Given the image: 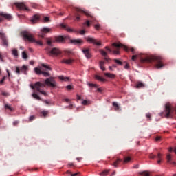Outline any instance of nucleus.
Returning a JSON list of instances; mask_svg holds the SVG:
<instances>
[{
  "label": "nucleus",
  "mask_w": 176,
  "mask_h": 176,
  "mask_svg": "<svg viewBox=\"0 0 176 176\" xmlns=\"http://www.w3.org/2000/svg\"><path fill=\"white\" fill-rule=\"evenodd\" d=\"M95 78L97 79V80H100V82H105V79L98 75H96Z\"/></svg>",
  "instance_id": "obj_31"
},
{
  "label": "nucleus",
  "mask_w": 176,
  "mask_h": 176,
  "mask_svg": "<svg viewBox=\"0 0 176 176\" xmlns=\"http://www.w3.org/2000/svg\"><path fill=\"white\" fill-rule=\"evenodd\" d=\"M34 71L36 72V74H37V75H41V74H42L43 71L41 70V69L36 67L34 68Z\"/></svg>",
  "instance_id": "obj_38"
},
{
  "label": "nucleus",
  "mask_w": 176,
  "mask_h": 176,
  "mask_svg": "<svg viewBox=\"0 0 176 176\" xmlns=\"http://www.w3.org/2000/svg\"><path fill=\"white\" fill-rule=\"evenodd\" d=\"M88 85L90 87H98V85L96 84L89 83Z\"/></svg>",
  "instance_id": "obj_45"
},
{
  "label": "nucleus",
  "mask_w": 176,
  "mask_h": 176,
  "mask_svg": "<svg viewBox=\"0 0 176 176\" xmlns=\"http://www.w3.org/2000/svg\"><path fill=\"white\" fill-rule=\"evenodd\" d=\"M115 63H116L117 64H119V65H123V62L118 60V59H114Z\"/></svg>",
  "instance_id": "obj_43"
},
{
  "label": "nucleus",
  "mask_w": 176,
  "mask_h": 176,
  "mask_svg": "<svg viewBox=\"0 0 176 176\" xmlns=\"http://www.w3.org/2000/svg\"><path fill=\"white\" fill-rule=\"evenodd\" d=\"M138 56V55H133V56H132V60H133V61H135V58H137Z\"/></svg>",
  "instance_id": "obj_52"
},
{
  "label": "nucleus",
  "mask_w": 176,
  "mask_h": 176,
  "mask_svg": "<svg viewBox=\"0 0 176 176\" xmlns=\"http://www.w3.org/2000/svg\"><path fill=\"white\" fill-rule=\"evenodd\" d=\"M106 50H107L108 52H109V53H111L112 52V50H111L110 48H109L107 46L105 47Z\"/></svg>",
  "instance_id": "obj_54"
},
{
  "label": "nucleus",
  "mask_w": 176,
  "mask_h": 176,
  "mask_svg": "<svg viewBox=\"0 0 176 176\" xmlns=\"http://www.w3.org/2000/svg\"><path fill=\"white\" fill-rule=\"evenodd\" d=\"M113 46H114L115 47H117L118 49L122 47V49L125 50L126 52H129V50H130L133 53V54H135V49H134L133 47L129 48L127 46H126L122 43H113Z\"/></svg>",
  "instance_id": "obj_6"
},
{
  "label": "nucleus",
  "mask_w": 176,
  "mask_h": 176,
  "mask_svg": "<svg viewBox=\"0 0 176 176\" xmlns=\"http://www.w3.org/2000/svg\"><path fill=\"white\" fill-rule=\"evenodd\" d=\"M53 42H54V41H52L50 40L47 41V45H49V46H52V43H53Z\"/></svg>",
  "instance_id": "obj_47"
},
{
  "label": "nucleus",
  "mask_w": 176,
  "mask_h": 176,
  "mask_svg": "<svg viewBox=\"0 0 176 176\" xmlns=\"http://www.w3.org/2000/svg\"><path fill=\"white\" fill-rule=\"evenodd\" d=\"M113 107H114V109L115 111H119L120 109V107L119 104H118V103L116 102H113Z\"/></svg>",
  "instance_id": "obj_29"
},
{
  "label": "nucleus",
  "mask_w": 176,
  "mask_h": 176,
  "mask_svg": "<svg viewBox=\"0 0 176 176\" xmlns=\"http://www.w3.org/2000/svg\"><path fill=\"white\" fill-rule=\"evenodd\" d=\"M47 105H52V103L47 100H43Z\"/></svg>",
  "instance_id": "obj_49"
},
{
  "label": "nucleus",
  "mask_w": 176,
  "mask_h": 176,
  "mask_svg": "<svg viewBox=\"0 0 176 176\" xmlns=\"http://www.w3.org/2000/svg\"><path fill=\"white\" fill-rule=\"evenodd\" d=\"M131 160H132L131 155H128V156L124 155V160H123L124 164L129 163V162H131Z\"/></svg>",
  "instance_id": "obj_19"
},
{
  "label": "nucleus",
  "mask_w": 176,
  "mask_h": 176,
  "mask_svg": "<svg viewBox=\"0 0 176 176\" xmlns=\"http://www.w3.org/2000/svg\"><path fill=\"white\" fill-rule=\"evenodd\" d=\"M140 165L139 164H136L135 166H133V168H139Z\"/></svg>",
  "instance_id": "obj_60"
},
{
  "label": "nucleus",
  "mask_w": 176,
  "mask_h": 176,
  "mask_svg": "<svg viewBox=\"0 0 176 176\" xmlns=\"http://www.w3.org/2000/svg\"><path fill=\"white\" fill-rule=\"evenodd\" d=\"M95 29L98 31L100 30V24H96L95 25Z\"/></svg>",
  "instance_id": "obj_48"
},
{
  "label": "nucleus",
  "mask_w": 176,
  "mask_h": 176,
  "mask_svg": "<svg viewBox=\"0 0 176 176\" xmlns=\"http://www.w3.org/2000/svg\"><path fill=\"white\" fill-rule=\"evenodd\" d=\"M1 96H3L4 97H9V96H10V94L6 91H2Z\"/></svg>",
  "instance_id": "obj_40"
},
{
  "label": "nucleus",
  "mask_w": 176,
  "mask_h": 176,
  "mask_svg": "<svg viewBox=\"0 0 176 176\" xmlns=\"http://www.w3.org/2000/svg\"><path fill=\"white\" fill-rule=\"evenodd\" d=\"M15 6H16V8L20 10H26L27 12H30V8L25 6L24 3H15Z\"/></svg>",
  "instance_id": "obj_8"
},
{
  "label": "nucleus",
  "mask_w": 176,
  "mask_h": 176,
  "mask_svg": "<svg viewBox=\"0 0 176 176\" xmlns=\"http://www.w3.org/2000/svg\"><path fill=\"white\" fill-rule=\"evenodd\" d=\"M4 107L6 111H10V112H13L14 111V109L9 104H6Z\"/></svg>",
  "instance_id": "obj_21"
},
{
  "label": "nucleus",
  "mask_w": 176,
  "mask_h": 176,
  "mask_svg": "<svg viewBox=\"0 0 176 176\" xmlns=\"http://www.w3.org/2000/svg\"><path fill=\"white\" fill-rule=\"evenodd\" d=\"M66 88L67 89V90H72V85H67Z\"/></svg>",
  "instance_id": "obj_50"
},
{
  "label": "nucleus",
  "mask_w": 176,
  "mask_h": 176,
  "mask_svg": "<svg viewBox=\"0 0 176 176\" xmlns=\"http://www.w3.org/2000/svg\"><path fill=\"white\" fill-rule=\"evenodd\" d=\"M46 52L47 54H49V56H60V54H61V51L57 47H54L51 50L47 47L46 48Z\"/></svg>",
  "instance_id": "obj_5"
},
{
  "label": "nucleus",
  "mask_w": 176,
  "mask_h": 176,
  "mask_svg": "<svg viewBox=\"0 0 176 176\" xmlns=\"http://www.w3.org/2000/svg\"><path fill=\"white\" fill-rule=\"evenodd\" d=\"M38 20H39V16L34 15L30 21L32 24H35V23H37Z\"/></svg>",
  "instance_id": "obj_24"
},
{
  "label": "nucleus",
  "mask_w": 176,
  "mask_h": 176,
  "mask_svg": "<svg viewBox=\"0 0 176 176\" xmlns=\"http://www.w3.org/2000/svg\"><path fill=\"white\" fill-rule=\"evenodd\" d=\"M50 86L51 87H56L57 86V83L56 82V80H54V78L52 77L48 78L45 80V83H42L41 82H36L34 85H31L30 87L33 90H36L37 91H39L41 94H43V96H47V94L46 91H43L41 88L45 87L46 86Z\"/></svg>",
  "instance_id": "obj_1"
},
{
  "label": "nucleus",
  "mask_w": 176,
  "mask_h": 176,
  "mask_svg": "<svg viewBox=\"0 0 176 176\" xmlns=\"http://www.w3.org/2000/svg\"><path fill=\"white\" fill-rule=\"evenodd\" d=\"M157 158L158 160H162V154L160 153H158L157 155H154L153 153H151L149 155V158L150 159H156Z\"/></svg>",
  "instance_id": "obj_16"
},
{
  "label": "nucleus",
  "mask_w": 176,
  "mask_h": 176,
  "mask_svg": "<svg viewBox=\"0 0 176 176\" xmlns=\"http://www.w3.org/2000/svg\"><path fill=\"white\" fill-rule=\"evenodd\" d=\"M32 98H36V100H41V97L35 93L32 94Z\"/></svg>",
  "instance_id": "obj_39"
},
{
  "label": "nucleus",
  "mask_w": 176,
  "mask_h": 176,
  "mask_svg": "<svg viewBox=\"0 0 176 176\" xmlns=\"http://www.w3.org/2000/svg\"><path fill=\"white\" fill-rule=\"evenodd\" d=\"M82 104V105H89V104H90V102L87 100H83Z\"/></svg>",
  "instance_id": "obj_44"
},
{
  "label": "nucleus",
  "mask_w": 176,
  "mask_h": 176,
  "mask_svg": "<svg viewBox=\"0 0 176 176\" xmlns=\"http://www.w3.org/2000/svg\"><path fill=\"white\" fill-rule=\"evenodd\" d=\"M166 160L167 163H169V164H172V166H175L176 163L175 162L173 161V157H171L170 154H168L166 155Z\"/></svg>",
  "instance_id": "obj_14"
},
{
  "label": "nucleus",
  "mask_w": 176,
  "mask_h": 176,
  "mask_svg": "<svg viewBox=\"0 0 176 176\" xmlns=\"http://www.w3.org/2000/svg\"><path fill=\"white\" fill-rule=\"evenodd\" d=\"M7 74L8 75V78L10 77V72H9V69H7Z\"/></svg>",
  "instance_id": "obj_63"
},
{
  "label": "nucleus",
  "mask_w": 176,
  "mask_h": 176,
  "mask_svg": "<svg viewBox=\"0 0 176 176\" xmlns=\"http://www.w3.org/2000/svg\"><path fill=\"white\" fill-rule=\"evenodd\" d=\"M6 79V76L3 77V78L1 80V85H2V83H3V82H5Z\"/></svg>",
  "instance_id": "obj_53"
},
{
  "label": "nucleus",
  "mask_w": 176,
  "mask_h": 176,
  "mask_svg": "<svg viewBox=\"0 0 176 176\" xmlns=\"http://www.w3.org/2000/svg\"><path fill=\"white\" fill-rule=\"evenodd\" d=\"M1 21H2L3 19H6V20H12V19H13L10 14H8L3 12H1Z\"/></svg>",
  "instance_id": "obj_9"
},
{
  "label": "nucleus",
  "mask_w": 176,
  "mask_h": 176,
  "mask_svg": "<svg viewBox=\"0 0 176 176\" xmlns=\"http://www.w3.org/2000/svg\"><path fill=\"white\" fill-rule=\"evenodd\" d=\"M71 43H73V45H77L78 46H80V45H82V43H83V40H82L80 38L71 40Z\"/></svg>",
  "instance_id": "obj_15"
},
{
  "label": "nucleus",
  "mask_w": 176,
  "mask_h": 176,
  "mask_svg": "<svg viewBox=\"0 0 176 176\" xmlns=\"http://www.w3.org/2000/svg\"><path fill=\"white\" fill-rule=\"evenodd\" d=\"M104 62L102 60H100L99 62V67L102 71H105V67H104Z\"/></svg>",
  "instance_id": "obj_27"
},
{
  "label": "nucleus",
  "mask_w": 176,
  "mask_h": 176,
  "mask_svg": "<svg viewBox=\"0 0 176 176\" xmlns=\"http://www.w3.org/2000/svg\"><path fill=\"white\" fill-rule=\"evenodd\" d=\"M139 175L142 176H150L149 172L148 171L140 172Z\"/></svg>",
  "instance_id": "obj_32"
},
{
  "label": "nucleus",
  "mask_w": 176,
  "mask_h": 176,
  "mask_svg": "<svg viewBox=\"0 0 176 176\" xmlns=\"http://www.w3.org/2000/svg\"><path fill=\"white\" fill-rule=\"evenodd\" d=\"M104 75L107 78H111L112 79H113V78H115V74H112L111 73H104Z\"/></svg>",
  "instance_id": "obj_34"
},
{
  "label": "nucleus",
  "mask_w": 176,
  "mask_h": 176,
  "mask_svg": "<svg viewBox=\"0 0 176 176\" xmlns=\"http://www.w3.org/2000/svg\"><path fill=\"white\" fill-rule=\"evenodd\" d=\"M65 41V37L63 36H59L55 38V42H64Z\"/></svg>",
  "instance_id": "obj_20"
},
{
  "label": "nucleus",
  "mask_w": 176,
  "mask_h": 176,
  "mask_svg": "<svg viewBox=\"0 0 176 176\" xmlns=\"http://www.w3.org/2000/svg\"><path fill=\"white\" fill-rule=\"evenodd\" d=\"M27 69H28V67L23 65L21 68H19V67H16V72L18 74V75H20V71L21 72H23L24 74H27Z\"/></svg>",
  "instance_id": "obj_10"
},
{
  "label": "nucleus",
  "mask_w": 176,
  "mask_h": 176,
  "mask_svg": "<svg viewBox=\"0 0 176 176\" xmlns=\"http://www.w3.org/2000/svg\"><path fill=\"white\" fill-rule=\"evenodd\" d=\"M32 8H34V9H36V8H38V6L36 4H33Z\"/></svg>",
  "instance_id": "obj_62"
},
{
  "label": "nucleus",
  "mask_w": 176,
  "mask_h": 176,
  "mask_svg": "<svg viewBox=\"0 0 176 176\" xmlns=\"http://www.w3.org/2000/svg\"><path fill=\"white\" fill-rule=\"evenodd\" d=\"M41 74L42 75H43V76H45V77L50 76V74H49V72H47L43 71Z\"/></svg>",
  "instance_id": "obj_41"
},
{
  "label": "nucleus",
  "mask_w": 176,
  "mask_h": 176,
  "mask_svg": "<svg viewBox=\"0 0 176 176\" xmlns=\"http://www.w3.org/2000/svg\"><path fill=\"white\" fill-rule=\"evenodd\" d=\"M41 67L45 68V71H52V67H50V66L45 63L41 64Z\"/></svg>",
  "instance_id": "obj_26"
},
{
  "label": "nucleus",
  "mask_w": 176,
  "mask_h": 176,
  "mask_svg": "<svg viewBox=\"0 0 176 176\" xmlns=\"http://www.w3.org/2000/svg\"><path fill=\"white\" fill-rule=\"evenodd\" d=\"M12 56L15 57H19V51H17V49L16 48L12 49Z\"/></svg>",
  "instance_id": "obj_25"
},
{
  "label": "nucleus",
  "mask_w": 176,
  "mask_h": 176,
  "mask_svg": "<svg viewBox=\"0 0 176 176\" xmlns=\"http://www.w3.org/2000/svg\"><path fill=\"white\" fill-rule=\"evenodd\" d=\"M59 79L60 80H63V82H68L69 80V78L68 77H64L63 76H59Z\"/></svg>",
  "instance_id": "obj_28"
},
{
  "label": "nucleus",
  "mask_w": 176,
  "mask_h": 176,
  "mask_svg": "<svg viewBox=\"0 0 176 176\" xmlns=\"http://www.w3.org/2000/svg\"><path fill=\"white\" fill-rule=\"evenodd\" d=\"M60 25L62 28H65V30H67L68 32H72V29L68 28L67 25L64 24H61Z\"/></svg>",
  "instance_id": "obj_30"
},
{
  "label": "nucleus",
  "mask_w": 176,
  "mask_h": 176,
  "mask_svg": "<svg viewBox=\"0 0 176 176\" xmlns=\"http://www.w3.org/2000/svg\"><path fill=\"white\" fill-rule=\"evenodd\" d=\"M123 162L122 159L117 158L116 160L113 159V163H111V166H113V167L118 168L119 167V164Z\"/></svg>",
  "instance_id": "obj_12"
},
{
  "label": "nucleus",
  "mask_w": 176,
  "mask_h": 176,
  "mask_svg": "<svg viewBox=\"0 0 176 176\" xmlns=\"http://www.w3.org/2000/svg\"><path fill=\"white\" fill-rule=\"evenodd\" d=\"M85 32H86V31H85V30H81V31H80V34H81V35H85Z\"/></svg>",
  "instance_id": "obj_56"
},
{
  "label": "nucleus",
  "mask_w": 176,
  "mask_h": 176,
  "mask_svg": "<svg viewBox=\"0 0 176 176\" xmlns=\"http://www.w3.org/2000/svg\"><path fill=\"white\" fill-rule=\"evenodd\" d=\"M146 118H147V119H148V120H151V113H147V114H146Z\"/></svg>",
  "instance_id": "obj_51"
},
{
  "label": "nucleus",
  "mask_w": 176,
  "mask_h": 176,
  "mask_svg": "<svg viewBox=\"0 0 176 176\" xmlns=\"http://www.w3.org/2000/svg\"><path fill=\"white\" fill-rule=\"evenodd\" d=\"M41 115L43 116V118H46L47 115H49V111H43L41 112Z\"/></svg>",
  "instance_id": "obj_33"
},
{
  "label": "nucleus",
  "mask_w": 176,
  "mask_h": 176,
  "mask_svg": "<svg viewBox=\"0 0 176 176\" xmlns=\"http://www.w3.org/2000/svg\"><path fill=\"white\" fill-rule=\"evenodd\" d=\"M1 39L2 46H4V47H8L9 46V40H8V38H6L5 33L2 32H1Z\"/></svg>",
  "instance_id": "obj_7"
},
{
  "label": "nucleus",
  "mask_w": 176,
  "mask_h": 176,
  "mask_svg": "<svg viewBox=\"0 0 176 176\" xmlns=\"http://www.w3.org/2000/svg\"><path fill=\"white\" fill-rule=\"evenodd\" d=\"M129 67H130V65H129V63H126L124 68H125V69H129Z\"/></svg>",
  "instance_id": "obj_55"
},
{
  "label": "nucleus",
  "mask_w": 176,
  "mask_h": 176,
  "mask_svg": "<svg viewBox=\"0 0 176 176\" xmlns=\"http://www.w3.org/2000/svg\"><path fill=\"white\" fill-rule=\"evenodd\" d=\"M166 118H170L171 113V106L170 104H166L165 106Z\"/></svg>",
  "instance_id": "obj_13"
},
{
  "label": "nucleus",
  "mask_w": 176,
  "mask_h": 176,
  "mask_svg": "<svg viewBox=\"0 0 176 176\" xmlns=\"http://www.w3.org/2000/svg\"><path fill=\"white\" fill-rule=\"evenodd\" d=\"M19 124V121H14V122H13V125L14 126H17Z\"/></svg>",
  "instance_id": "obj_58"
},
{
  "label": "nucleus",
  "mask_w": 176,
  "mask_h": 176,
  "mask_svg": "<svg viewBox=\"0 0 176 176\" xmlns=\"http://www.w3.org/2000/svg\"><path fill=\"white\" fill-rule=\"evenodd\" d=\"M36 119V117L35 116H32L29 117V122H32L33 120H35Z\"/></svg>",
  "instance_id": "obj_42"
},
{
  "label": "nucleus",
  "mask_w": 176,
  "mask_h": 176,
  "mask_svg": "<svg viewBox=\"0 0 176 176\" xmlns=\"http://www.w3.org/2000/svg\"><path fill=\"white\" fill-rule=\"evenodd\" d=\"M145 85H144V83L141 82H138L136 85V87L137 89H140L141 87H144Z\"/></svg>",
  "instance_id": "obj_36"
},
{
  "label": "nucleus",
  "mask_w": 176,
  "mask_h": 176,
  "mask_svg": "<svg viewBox=\"0 0 176 176\" xmlns=\"http://www.w3.org/2000/svg\"><path fill=\"white\" fill-rule=\"evenodd\" d=\"M162 139V138L160 136H157L156 138H155V140L156 141H160V140Z\"/></svg>",
  "instance_id": "obj_59"
},
{
  "label": "nucleus",
  "mask_w": 176,
  "mask_h": 176,
  "mask_svg": "<svg viewBox=\"0 0 176 176\" xmlns=\"http://www.w3.org/2000/svg\"><path fill=\"white\" fill-rule=\"evenodd\" d=\"M87 27H90V21H87Z\"/></svg>",
  "instance_id": "obj_61"
},
{
  "label": "nucleus",
  "mask_w": 176,
  "mask_h": 176,
  "mask_svg": "<svg viewBox=\"0 0 176 176\" xmlns=\"http://www.w3.org/2000/svg\"><path fill=\"white\" fill-rule=\"evenodd\" d=\"M47 32H50V29L47 28H43L41 29V34H39L41 38H43L45 36V34H47Z\"/></svg>",
  "instance_id": "obj_17"
},
{
  "label": "nucleus",
  "mask_w": 176,
  "mask_h": 176,
  "mask_svg": "<svg viewBox=\"0 0 176 176\" xmlns=\"http://www.w3.org/2000/svg\"><path fill=\"white\" fill-rule=\"evenodd\" d=\"M21 35L23 36L24 39L26 41H29V42H31L32 43H37V45H40V46H42L43 43H42V41H35V38H34V35H32L31 33L27 31H24L21 32Z\"/></svg>",
  "instance_id": "obj_4"
},
{
  "label": "nucleus",
  "mask_w": 176,
  "mask_h": 176,
  "mask_svg": "<svg viewBox=\"0 0 176 176\" xmlns=\"http://www.w3.org/2000/svg\"><path fill=\"white\" fill-rule=\"evenodd\" d=\"M78 174H79V173L71 174V176H78Z\"/></svg>",
  "instance_id": "obj_64"
},
{
  "label": "nucleus",
  "mask_w": 176,
  "mask_h": 176,
  "mask_svg": "<svg viewBox=\"0 0 176 176\" xmlns=\"http://www.w3.org/2000/svg\"><path fill=\"white\" fill-rule=\"evenodd\" d=\"M100 52L102 54V56H103V57H104L105 61H109L110 59L109 58H107L108 56V54H107V52H105V51L100 50Z\"/></svg>",
  "instance_id": "obj_22"
},
{
  "label": "nucleus",
  "mask_w": 176,
  "mask_h": 176,
  "mask_svg": "<svg viewBox=\"0 0 176 176\" xmlns=\"http://www.w3.org/2000/svg\"><path fill=\"white\" fill-rule=\"evenodd\" d=\"M80 13H84L87 17H89L90 21H94V20H96V18L94 16H93V14H91V13L77 8H76V12H74V16H76V21H79V20H80Z\"/></svg>",
  "instance_id": "obj_3"
},
{
  "label": "nucleus",
  "mask_w": 176,
  "mask_h": 176,
  "mask_svg": "<svg viewBox=\"0 0 176 176\" xmlns=\"http://www.w3.org/2000/svg\"><path fill=\"white\" fill-rule=\"evenodd\" d=\"M108 173H109V170H105L102 171V173H100V176L108 175Z\"/></svg>",
  "instance_id": "obj_37"
},
{
  "label": "nucleus",
  "mask_w": 176,
  "mask_h": 176,
  "mask_svg": "<svg viewBox=\"0 0 176 176\" xmlns=\"http://www.w3.org/2000/svg\"><path fill=\"white\" fill-rule=\"evenodd\" d=\"M87 41L90 43H94V45H96V46H101V42L97 41V40L94 38L88 37L87 38Z\"/></svg>",
  "instance_id": "obj_11"
},
{
  "label": "nucleus",
  "mask_w": 176,
  "mask_h": 176,
  "mask_svg": "<svg viewBox=\"0 0 176 176\" xmlns=\"http://www.w3.org/2000/svg\"><path fill=\"white\" fill-rule=\"evenodd\" d=\"M61 63L63 64H72V63H74V59H63Z\"/></svg>",
  "instance_id": "obj_23"
},
{
  "label": "nucleus",
  "mask_w": 176,
  "mask_h": 176,
  "mask_svg": "<svg viewBox=\"0 0 176 176\" xmlns=\"http://www.w3.org/2000/svg\"><path fill=\"white\" fill-rule=\"evenodd\" d=\"M22 58H23L24 60H27V58H28V55L27 54V52L23 51V52H22Z\"/></svg>",
  "instance_id": "obj_35"
},
{
  "label": "nucleus",
  "mask_w": 176,
  "mask_h": 176,
  "mask_svg": "<svg viewBox=\"0 0 176 176\" xmlns=\"http://www.w3.org/2000/svg\"><path fill=\"white\" fill-rule=\"evenodd\" d=\"M142 63H155V67L160 69L164 67L163 63V57L159 56H147L141 59Z\"/></svg>",
  "instance_id": "obj_2"
},
{
  "label": "nucleus",
  "mask_w": 176,
  "mask_h": 176,
  "mask_svg": "<svg viewBox=\"0 0 176 176\" xmlns=\"http://www.w3.org/2000/svg\"><path fill=\"white\" fill-rule=\"evenodd\" d=\"M113 53L114 54H119V50H114V51H113Z\"/></svg>",
  "instance_id": "obj_57"
},
{
  "label": "nucleus",
  "mask_w": 176,
  "mask_h": 176,
  "mask_svg": "<svg viewBox=\"0 0 176 176\" xmlns=\"http://www.w3.org/2000/svg\"><path fill=\"white\" fill-rule=\"evenodd\" d=\"M44 21L45 23H49L50 21V19L47 16L44 17Z\"/></svg>",
  "instance_id": "obj_46"
},
{
  "label": "nucleus",
  "mask_w": 176,
  "mask_h": 176,
  "mask_svg": "<svg viewBox=\"0 0 176 176\" xmlns=\"http://www.w3.org/2000/svg\"><path fill=\"white\" fill-rule=\"evenodd\" d=\"M82 52L84 53L85 57L87 58H91V54L89 51V49H83Z\"/></svg>",
  "instance_id": "obj_18"
}]
</instances>
